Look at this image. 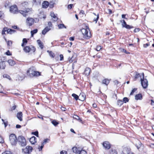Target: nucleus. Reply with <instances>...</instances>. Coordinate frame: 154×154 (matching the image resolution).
<instances>
[{"instance_id":"obj_1","label":"nucleus","mask_w":154,"mask_h":154,"mask_svg":"<svg viewBox=\"0 0 154 154\" xmlns=\"http://www.w3.org/2000/svg\"><path fill=\"white\" fill-rule=\"evenodd\" d=\"M10 12L13 14H17L19 12L24 17H26L28 14H31L32 11V8H25L24 10H19L18 8L16 5L11 6L10 7Z\"/></svg>"},{"instance_id":"obj_2","label":"nucleus","mask_w":154,"mask_h":154,"mask_svg":"<svg viewBox=\"0 0 154 154\" xmlns=\"http://www.w3.org/2000/svg\"><path fill=\"white\" fill-rule=\"evenodd\" d=\"M26 74L27 76L30 78L37 77L41 75V72L35 71L33 66L29 68L27 70Z\"/></svg>"},{"instance_id":"obj_3","label":"nucleus","mask_w":154,"mask_h":154,"mask_svg":"<svg viewBox=\"0 0 154 154\" xmlns=\"http://www.w3.org/2000/svg\"><path fill=\"white\" fill-rule=\"evenodd\" d=\"M23 47V50L26 53H33L36 51V48L34 46L32 45H26Z\"/></svg>"},{"instance_id":"obj_4","label":"nucleus","mask_w":154,"mask_h":154,"mask_svg":"<svg viewBox=\"0 0 154 154\" xmlns=\"http://www.w3.org/2000/svg\"><path fill=\"white\" fill-rule=\"evenodd\" d=\"M9 141L11 145L15 146L18 142V138L14 134H11L9 136Z\"/></svg>"},{"instance_id":"obj_5","label":"nucleus","mask_w":154,"mask_h":154,"mask_svg":"<svg viewBox=\"0 0 154 154\" xmlns=\"http://www.w3.org/2000/svg\"><path fill=\"white\" fill-rule=\"evenodd\" d=\"M142 78H140L141 84L143 88L144 89L147 88L148 85L147 80L144 78V74L143 72L141 73Z\"/></svg>"},{"instance_id":"obj_6","label":"nucleus","mask_w":154,"mask_h":154,"mask_svg":"<svg viewBox=\"0 0 154 154\" xmlns=\"http://www.w3.org/2000/svg\"><path fill=\"white\" fill-rule=\"evenodd\" d=\"M89 29L87 28L86 29L83 28L81 29V32L83 35V38L86 39H88L90 38L91 36V34L90 32H89Z\"/></svg>"},{"instance_id":"obj_7","label":"nucleus","mask_w":154,"mask_h":154,"mask_svg":"<svg viewBox=\"0 0 154 154\" xmlns=\"http://www.w3.org/2000/svg\"><path fill=\"white\" fill-rule=\"evenodd\" d=\"M18 142L22 146H25L26 144V140L25 137L22 136H19L18 137Z\"/></svg>"},{"instance_id":"obj_8","label":"nucleus","mask_w":154,"mask_h":154,"mask_svg":"<svg viewBox=\"0 0 154 154\" xmlns=\"http://www.w3.org/2000/svg\"><path fill=\"white\" fill-rule=\"evenodd\" d=\"M6 32L7 34H12L14 33L16 31L10 29L8 28L7 27H5L2 31V35L6 34L5 32Z\"/></svg>"},{"instance_id":"obj_9","label":"nucleus","mask_w":154,"mask_h":154,"mask_svg":"<svg viewBox=\"0 0 154 154\" xmlns=\"http://www.w3.org/2000/svg\"><path fill=\"white\" fill-rule=\"evenodd\" d=\"M102 144L105 150H109L111 149L112 145L108 141H103Z\"/></svg>"},{"instance_id":"obj_10","label":"nucleus","mask_w":154,"mask_h":154,"mask_svg":"<svg viewBox=\"0 0 154 154\" xmlns=\"http://www.w3.org/2000/svg\"><path fill=\"white\" fill-rule=\"evenodd\" d=\"M33 149L32 147L30 146H27L22 149V152L25 154H29L31 152Z\"/></svg>"},{"instance_id":"obj_11","label":"nucleus","mask_w":154,"mask_h":154,"mask_svg":"<svg viewBox=\"0 0 154 154\" xmlns=\"http://www.w3.org/2000/svg\"><path fill=\"white\" fill-rule=\"evenodd\" d=\"M35 21V20L34 18L28 17L26 19V25L29 26H31L34 24Z\"/></svg>"},{"instance_id":"obj_12","label":"nucleus","mask_w":154,"mask_h":154,"mask_svg":"<svg viewBox=\"0 0 154 154\" xmlns=\"http://www.w3.org/2000/svg\"><path fill=\"white\" fill-rule=\"evenodd\" d=\"M120 22L122 23V27L127 29H131L133 28V26H131L127 24L126 22L124 20H121Z\"/></svg>"},{"instance_id":"obj_13","label":"nucleus","mask_w":154,"mask_h":154,"mask_svg":"<svg viewBox=\"0 0 154 154\" xmlns=\"http://www.w3.org/2000/svg\"><path fill=\"white\" fill-rule=\"evenodd\" d=\"M133 72L134 75V76H133V78L134 81L136 80L139 77L141 78V77L142 76L141 73H139L137 71Z\"/></svg>"},{"instance_id":"obj_14","label":"nucleus","mask_w":154,"mask_h":154,"mask_svg":"<svg viewBox=\"0 0 154 154\" xmlns=\"http://www.w3.org/2000/svg\"><path fill=\"white\" fill-rule=\"evenodd\" d=\"M72 150L74 153L76 154H79L80 151L82 149L80 147H78L77 146H74L72 147Z\"/></svg>"},{"instance_id":"obj_15","label":"nucleus","mask_w":154,"mask_h":154,"mask_svg":"<svg viewBox=\"0 0 154 154\" xmlns=\"http://www.w3.org/2000/svg\"><path fill=\"white\" fill-rule=\"evenodd\" d=\"M79 100L83 101L86 99V95L83 93H81L79 96Z\"/></svg>"},{"instance_id":"obj_16","label":"nucleus","mask_w":154,"mask_h":154,"mask_svg":"<svg viewBox=\"0 0 154 154\" xmlns=\"http://www.w3.org/2000/svg\"><path fill=\"white\" fill-rule=\"evenodd\" d=\"M6 66V65L4 61L0 62V70L5 69Z\"/></svg>"},{"instance_id":"obj_17","label":"nucleus","mask_w":154,"mask_h":154,"mask_svg":"<svg viewBox=\"0 0 154 154\" xmlns=\"http://www.w3.org/2000/svg\"><path fill=\"white\" fill-rule=\"evenodd\" d=\"M91 71V69L89 67H87L85 68V70L84 72V74L85 75L88 76L90 74Z\"/></svg>"},{"instance_id":"obj_18","label":"nucleus","mask_w":154,"mask_h":154,"mask_svg":"<svg viewBox=\"0 0 154 154\" xmlns=\"http://www.w3.org/2000/svg\"><path fill=\"white\" fill-rule=\"evenodd\" d=\"M29 5L28 2H23L21 3V6L22 9L24 10L25 8H27L26 7H27Z\"/></svg>"},{"instance_id":"obj_19","label":"nucleus","mask_w":154,"mask_h":154,"mask_svg":"<svg viewBox=\"0 0 154 154\" xmlns=\"http://www.w3.org/2000/svg\"><path fill=\"white\" fill-rule=\"evenodd\" d=\"M37 139L35 136H32L29 139V141L32 144H35L37 142Z\"/></svg>"},{"instance_id":"obj_20","label":"nucleus","mask_w":154,"mask_h":154,"mask_svg":"<svg viewBox=\"0 0 154 154\" xmlns=\"http://www.w3.org/2000/svg\"><path fill=\"white\" fill-rule=\"evenodd\" d=\"M111 79H105L102 81V83L106 85H108L110 82Z\"/></svg>"},{"instance_id":"obj_21","label":"nucleus","mask_w":154,"mask_h":154,"mask_svg":"<svg viewBox=\"0 0 154 154\" xmlns=\"http://www.w3.org/2000/svg\"><path fill=\"white\" fill-rule=\"evenodd\" d=\"M50 29V28L48 26H46L42 31V34L43 35H45Z\"/></svg>"},{"instance_id":"obj_22","label":"nucleus","mask_w":154,"mask_h":154,"mask_svg":"<svg viewBox=\"0 0 154 154\" xmlns=\"http://www.w3.org/2000/svg\"><path fill=\"white\" fill-rule=\"evenodd\" d=\"M50 16L53 18L54 21H56L58 20V18L53 12H51Z\"/></svg>"},{"instance_id":"obj_23","label":"nucleus","mask_w":154,"mask_h":154,"mask_svg":"<svg viewBox=\"0 0 154 154\" xmlns=\"http://www.w3.org/2000/svg\"><path fill=\"white\" fill-rule=\"evenodd\" d=\"M42 8H47L49 5V3L47 1H44L42 3Z\"/></svg>"},{"instance_id":"obj_24","label":"nucleus","mask_w":154,"mask_h":154,"mask_svg":"<svg viewBox=\"0 0 154 154\" xmlns=\"http://www.w3.org/2000/svg\"><path fill=\"white\" fill-rule=\"evenodd\" d=\"M17 118L20 121H21L23 120L22 117L23 114L22 112H20L17 113Z\"/></svg>"},{"instance_id":"obj_25","label":"nucleus","mask_w":154,"mask_h":154,"mask_svg":"<svg viewBox=\"0 0 154 154\" xmlns=\"http://www.w3.org/2000/svg\"><path fill=\"white\" fill-rule=\"evenodd\" d=\"M28 40H29V39H26V38H23L22 42L21 45V46L22 47H23L26 45L28 43Z\"/></svg>"},{"instance_id":"obj_26","label":"nucleus","mask_w":154,"mask_h":154,"mask_svg":"<svg viewBox=\"0 0 154 154\" xmlns=\"http://www.w3.org/2000/svg\"><path fill=\"white\" fill-rule=\"evenodd\" d=\"M135 98L137 100H141L143 99V96L141 94H138L135 95Z\"/></svg>"},{"instance_id":"obj_27","label":"nucleus","mask_w":154,"mask_h":154,"mask_svg":"<svg viewBox=\"0 0 154 154\" xmlns=\"http://www.w3.org/2000/svg\"><path fill=\"white\" fill-rule=\"evenodd\" d=\"M109 154H118V152L116 149L111 148L109 151Z\"/></svg>"},{"instance_id":"obj_28","label":"nucleus","mask_w":154,"mask_h":154,"mask_svg":"<svg viewBox=\"0 0 154 154\" xmlns=\"http://www.w3.org/2000/svg\"><path fill=\"white\" fill-rule=\"evenodd\" d=\"M131 149L128 147H125L124 149V151H127V150L129 152L128 153V154H135V153L132 152H131Z\"/></svg>"},{"instance_id":"obj_29","label":"nucleus","mask_w":154,"mask_h":154,"mask_svg":"<svg viewBox=\"0 0 154 154\" xmlns=\"http://www.w3.org/2000/svg\"><path fill=\"white\" fill-rule=\"evenodd\" d=\"M7 61L9 65L11 66H13L15 64V62L12 59L9 60Z\"/></svg>"},{"instance_id":"obj_30","label":"nucleus","mask_w":154,"mask_h":154,"mask_svg":"<svg viewBox=\"0 0 154 154\" xmlns=\"http://www.w3.org/2000/svg\"><path fill=\"white\" fill-rule=\"evenodd\" d=\"M93 14L95 16H96V17H94L93 21L95 22V23H97L99 18V15L98 14L97 15L95 13H93Z\"/></svg>"},{"instance_id":"obj_31","label":"nucleus","mask_w":154,"mask_h":154,"mask_svg":"<svg viewBox=\"0 0 154 154\" xmlns=\"http://www.w3.org/2000/svg\"><path fill=\"white\" fill-rule=\"evenodd\" d=\"M37 42L40 48L42 49L44 47V45L43 43L40 40H37Z\"/></svg>"},{"instance_id":"obj_32","label":"nucleus","mask_w":154,"mask_h":154,"mask_svg":"<svg viewBox=\"0 0 154 154\" xmlns=\"http://www.w3.org/2000/svg\"><path fill=\"white\" fill-rule=\"evenodd\" d=\"M38 30L37 29H35L33 30H32L30 32L31 36L32 37H33L34 34L37 33Z\"/></svg>"},{"instance_id":"obj_33","label":"nucleus","mask_w":154,"mask_h":154,"mask_svg":"<svg viewBox=\"0 0 154 154\" xmlns=\"http://www.w3.org/2000/svg\"><path fill=\"white\" fill-rule=\"evenodd\" d=\"M47 52L49 54L50 56L52 58H54L55 57V54L52 51L48 50Z\"/></svg>"},{"instance_id":"obj_34","label":"nucleus","mask_w":154,"mask_h":154,"mask_svg":"<svg viewBox=\"0 0 154 154\" xmlns=\"http://www.w3.org/2000/svg\"><path fill=\"white\" fill-rule=\"evenodd\" d=\"M93 57L95 58H96L95 60H98V59L100 58L101 57V56L99 54V53L97 54L96 55H93Z\"/></svg>"},{"instance_id":"obj_35","label":"nucleus","mask_w":154,"mask_h":154,"mask_svg":"<svg viewBox=\"0 0 154 154\" xmlns=\"http://www.w3.org/2000/svg\"><path fill=\"white\" fill-rule=\"evenodd\" d=\"M13 42L11 40H8L7 42V45L8 47H11L12 45Z\"/></svg>"},{"instance_id":"obj_36","label":"nucleus","mask_w":154,"mask_h":154,"mask_svg":"<svg viewBox=\"0 0 154 154\" xmlns=\"http://www.w3.org/2000/svg\"><path fill=\"white\" fill-rule=\"evenodd\" d=\"M72 97H74V98L76 100H79V96H78V95L75 94H72Z\"/></svg>"},{"instance_id":"obj_37","label":"nucleus","mask_w":154,"mask_h":154,"mask_svg":"<svg viewBox=\"0 0 154 154\" xmlns=\"http://www.w3.org/2000/svg\"><path fill=\"white\" fill-rule=\"evenodd\" d=\"M103 48V47L100 45L97 46L95 50L97 51H99Z\"/></svg>"},{"instance_id":"obj_38","label":"nucleus","mask_w":154,"mask_h":154,"mask_svg":"<svg viewBox=\"0 0 154 154\" xmlns=\"http://www.w3.org/2000/svg\"><path fill=\"white\" fill-rule=\"evenodd\" d=\"M123 104V101L120 100H119L117 101V104L119 106H121Z\"/></svg>"},{"instance_id":"obj_39","label":"nucleus","mask_w":154,"mask_h":154,"mask_svg":"<svg viewBox=\"0 0 154 154\" xmlns=\"http://www.w3.org/2000/svg\"><path fill=\"white\" fill-rule=\"evenodd\" d=\"M74 60L73 56L71 57H69L68 59V61L70 63L73 62Z\"/></svg>"},{"instance_id":"obj_40","label":"nucleus","mask_w":154,"mask_h":154,"mask_svg":"<svg viewBox=\"0 0 154 154\" xmlns=\"http://www.w3.org/2000/svg\"><path fill=\"white\" fill-rule=\"evenodd\" d=\"M58 27L59 29L66 28V27L63 24H60L58 25Z\"/></svg>"},{"instance_id":"obj_41","label":"nucleus","mask_w":154,"mask_h":154,"mask_svg":"<svg viewBox=\"0 0 154 154\" xmlns=\"http://www.w3.org/2000/svg\"><path fill=\"white\" fill-rule=\"evenodd\" d=\"M2 120L3 122V123L5 127V128L8 125V122L7 121H5V120L3 119H2Z\"/></svg>"},{"instance_id":"obj_42","label":"nucleus","mask_w":154,"mask_h":154,"mask_svg":"<svg viewBox=\"0 0 154 154\" xmlns=\"http://www.w3.org/2000/svg\"><path fill=\"white\" fill-rule=\"evenodd\" d=\"M52 123L55 126H57L59 124V122L55 120H53L52 122Z\"/></svg>"},{"instance_id":"obj_43","label":"nucleus","mask_w":154,"mask_h":154,"mask_svg":"<svg viewBox=\"0 0 154 154\" xmlns=\"http://www.w3.org/2000/svg\"><path fill=\"white\" fill-rule=\"evenodd\" d=\"M121 51L122 52L125 53L126 54H129L130 53L127 51L124 48H121Z\"/></svg>"},{"instance_id":"obj_44","label":"nucleus","mask_w":154,"mask_h":154,"mask_svg":"<svg viewBox=\"0 0 154 154\" xmlns=\"http://www.w3.org/2000/svg\"><path fill=\"white\" fill-rule=\"evenodd\" d=\"M2 154H13V153L10 151H5L3 152Z\"/></svg>"},{"instance_id":"obj_45","label":"nucleus","mask_w":154,"mask_h":154,"mask_svg":"<svg viewBox=\"0 0 154 154\" xmlns=\"http://www.w3.org/2000/svg\"><path fill=\"white\" fill-rule=\"evenodd\" d=\"M49 140L50 139L48 138L45 139L43 140L42 143V144L44 145V144H45L47 142H48Z\"/></svg>"},{"instance_id":"obj_46","label":"nucleus","mask_w":154,"mask_h":154,"mask_svg":"<svg viewBox=\"0 0 154 154\" xmlns=\"http://www.w3.org/2000/svg\"><path fill=\"white\" fill-rule=\"evenodd\" d=\"M123 103H126L129 101V99L127 97H125L123 99Z\"/></svg>"},{"instance_id":"obj_47","label":"nucleus","mask_w":154,"mask_h":154,"mask_svg":"<svg viewBox=\"0 0 154 154\" xmlns=\"http://www.w3.org/2000/svg\"><path fill=\"white\" fill-rule=\"evenodd\" d=\"M3 78H6L8 79H11V78L10 76L7 74H4L3 75Z\"/></svg>"},{"instance_id":"obj_48","label":"nucleus","mask_w":154,"mask_h":154,"mask_svg":"<svg viewBox=\"0 0 154 154\" xmlns=\"http://www.w3.org/2000/svg\"><path fill=\"white\" fill-rule=\"evenodd\" d=\"M79 154H87L86 151L85 150L81 149Z\"/></svg>"},{"instance_id":"obj_49","label":"nucleus","mask_w":154,"mask_h":154,"mask_svg":"<svg viewBox=\"0 0 154 154\" xmlns=\"http://www.w3.org/2000/svg\"><path fill=\"white\" fill-rule=\"evenodd\" d=\"M137 88H134L131 91V92L130 94V95H133V94H134V93L136 91H137Z\"/></svg>"},{"instance_id":"obj_50","label":"nucleus","mask_w":154,"mask_h":154,"mask_svg":"<svg viewBox=\"0 0 154 154\" xmlns=\"http://www.w3.org/2000/svg\"><path fill=\"white\" fill-rule=\"evenodd\" d=\"M5 54L8 56H11L12 55V53L9 50H8L7 51L5 52Z\"/></svg>"},{"instance_id":"obj_51","label":"nucleus","mask_w":154,"mask_h":154,"mask_svg":"<svg viewBox=\"0 0 154 154\" xmlns=\"http://www.w3.org/2000/svg\"><path fill=\"white\" fill-rule=\"evenodd\" d=\"M32 134H33L35 135L37 137H39V136H38V132L37 131H35V132H32Z\"/></svg>"},{"instance_id":"obj_52","label":"nucleus","mask_w":154,"mask_h":154,"mask_svg":"<svg viewBox=\"0 0 154 154\" xmlns=\"http://www.w3.org/2000/svg\"><path fill=\"white\" fill-rule=\"evenodd\" d=\"M44 145H43V144H42V145L41 146H39L38 147V149L39 150V151H41L43 147H44Z\"/></svg>"},{"instance_id":"obj_53","label":"nucleus","mask_w":154,"mask_h":154,"mask_svg":"<svg viewBox=\"0 0 154 154\" xmlns=\"http://www.w3.org/2000/svg\"><path fill=\"white\" fill-rule=\"evenodd\" d=\"M150 104L152 106V108H154V101L153 100H150Z\"/></svg>"},{"instance_id":"obj_54","label":"nucleus","mask_w":154,"mask_h":154,"mask_svg":"<svg viewBox=\"0 0 154 154\" xmlns=\"http://www.w3.org/2000/svg\"><path fill=\"white\" fill-rule=\"evenodd\" d=\"M150 45L149 42H148L146 44H144L143 45V47L144 48H146Z\"/></svg>"},{"instance_id":"obj_55","label":"nucleus","mask_w":154,"mask_h":154,"mask_svg":"<svg viewBox=\"0 0 154 154\" xmlns=\"http://www.w3.org/2000/svg\"><path fill=\"white\" fill-rule=\"evenodd\" d=\"M4 142V139L3 137L0 136V143H3Z\"/></svg>"},{"instance_id":"obj_56","label":"nucleus","mask_w":154,"mask_h":154,"mask_svg":"<svg viewBox=\"0 0 154 154\" xmlns=\"http://www.w3.org/2000/svg\"><path fill=\"white\" fill-rule=\"evenodd\" d=\"M4 89L2 85L0 84V93H3Z\"/></svg>"},{"instance_id":"obj_57","label":"nucleus","mask_w":154,"mask_h":154,"mask_svg":"<svg viewBox=\"0 0 154 154\" xmlns=\"http://www.w3.org/2000/svg\"><path fill=\"white\" fill-rule=\"evenodd\" d=\"M60 154H67V152L66 150H63L60 152Z\"/></svg>"},{"instance_id":"obj_58","label":"nucleus","mask_w":154,"mask_h":154,"mask_svg":"<svg viewBox=\"0 0 154 154\" xmlns=\"http://www.w3.org/2000/svg\"><path fill=\"white\" fill-rule=\"evenodd\" d=\"M48 6H49V8H53L54 7V3L51 4V3H50V4L49 3V5Z\"/></svg>"},{"instance_id":"obj_59","label":"nucleus","mask_w":154,"mask_h":154,"mask_svg":"<svg viewBox=\"0 0 154 154\" xmlns=\"http://www.w3.org/2000/svg\"><path fill=\"white\" fill-rule=\"evenodd\" d=\"M60 57V61H62L63 60L64 58H63V54H60L59 55Z\"/></svg>"},{"instance_id":"obj_60","label":"nucleus","mask_w":154,"mask_h":154,"mask_svg":"<svg viewBox=\"0 0 154 154\" xmlns=\"http://www.w3.org/2000/svg\"><path fill=\"white\" fill-rule=\"evenodd\" d=\"M73 6V5L72 4H69L68 6V8L69 9H71L72 8Z\"/></svg>"},{"instance_id":"obj_61","label":"nucleus","mask_w":154,"mask_h":154,"mask_svg":"<svg viewBox=\"0 0 154 154\" xmlns=\"http://www.w3.org/2000/svg\"><path fill=\"white\" fill-rule=\"evenodd\" d=\"M143 145V144L141 143H140L139 145V146H138V145H136V146L137 147V149H139L140 148V147H141V146Z\"/></svg>"},{"instance_id":"obj_62","label":"nucleus","mask_w":154,"mask_h":154,"mask_svg":"<svg viewBox=\"0 0 154 154\" xmlns=\"http://www.w3.org/2000/svg\"><path fill=\"white\" fill-rule=\"evenodd\" d=\"M73 118L77 120H78L79 118L80 117L79 116L77 115H75L73 117Z\"/></svg>"},{"instance_id":"obj_63","label":"nucleus","mask_w":154,"mask_h":154,"mask_svg":"<svg viewBox=\"0 0 154 154\" xmlns=\"http://www.w3.org/2000/svg\"><path fill=\"white\" fill-rule=\"evenodd\" d=\"M79 14H80L84 15L85 14V12L84 11L81 10L80 11Z\"/></svg>"},{"instance_id":"obj_64","label":"nucleus","mask_w":154,"mask_h":154,"mask_svg":"<svg viewBox=\"0 0 154 154\" xmlns=\"http://www.w3.org/2000/svg\"><path fill=\"white\" fill-rule=\"evenodd\" d=\"M48 27L50 28V27H51L52 25V23L51 21H49L48 23Z\"/></svg>"}]
</instances>
